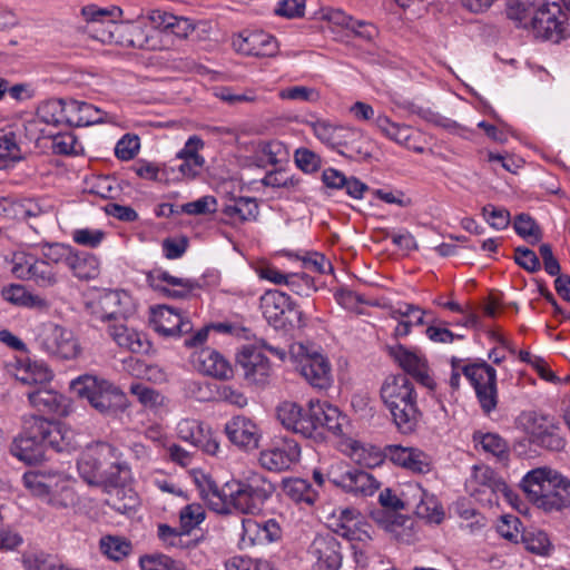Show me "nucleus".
Instances as JSON below:
<instances>
[{
	"mask_svg": "<svg viewBox=\"0 0 570 570\" xmlns=\"http://www.w3.org/2000/svg\"><path fill=\"white\" fill-rule=\"evenodd\" d=\"M507 18L533 38L559 43L570 35L567 12L551 0H507Z\"/></svg>",
	"mask_w": 570,
	"mask_h": 570,
	"instance_id": "f257e3e1",
	"label": "nucleus"
},
{
	"mask_svg": "<svg viewBox=\"0 0 570 570\" xmlns=\"http://www.w3.org/2000/svg\"><path fill=\"white\" fill-rule=\"evenodd\" d=\"M277 419L284 428L307 439H322L324 431L335 435L342 433L345 416L336 406L327 402H308L307 409L291 401H284L277 406Z\"/></svg>",
	"mask_w": 570,
	"mask_h": 570,
	"instance_id": "f03ea898",
	"label": "nucleus"
},
{
	"mask_svg": "<svg viewBox=\"0 0 570 570\" xmlns=\"http://www.w3.org/2000/svg\"><path fill=\"white\" fill-rule=\"evenodd\" d=\"M529 501L544 512H559L570 507V480L547 468L528 472L521 483Z\"/></svg>",
	"mask_w": 570,
	"mask_h": 570,
	"instance_id": "7ed1b4c3",
	"label": "nucleus"
},
{
	"mask_svg": "<svg viewBox=\"0 0 570 570\" xmlns=\"http://www.w3.org/2000/svg\"><path fill=\"white\" fill-rule=\"evenodd\" d=\"M381 397L400 432L414 431L420 412L412 382L405 374L389 375L381 386Z\"/></svg>",
	"mask_w": 570,
	"mask_h": 570,
	"instance_id": "20e7f679",
	"label": "nucleus"
},
{
	"mask_svg": "<svg viewBox=\"0 0 570 570\" xmlns=\"http://www.w3.org/2000/svg\"><path fill=\"white\" fill-rule=\"evenodd\" d=\"M274 490L273 483L256 472H250L243 479L228 481L224 484L223 491L227 505L225 514L233 510L244 514H255L262 510Z\"/></svg>",
	"mask_w": 570,
	"mask_h": 570,
	"instance_id": "39448f33",
	"label": "nucleus"
},
{
	"mask_svg": "<svg viewBox=\"0 0 570 570\" xmlns=\"http://www.w3.org/2000/svg\"><path fill=\"white\" fill-rule=\"evenodd\" d=\"M23 485L36 497L58 509L72 507L77 502L70 480L60 472L29 471L22 476Z\"/></svg>",
	"mask_w": 570,
	"mask_h": 570,
	"instance_id": "423d86ee",
	"label": "nucleus"
},
{
	"mask_svg": "<svg viewBox=\"0 0 570 570\" xmlns=\"http://www.w3.org/2000/svg\"><path fill=\"white\" fill-rule=\"evenodd\" d=\"M70 390L102 414H112L125 405V394L119 387L94 375L85 374L72 380Z\"/></svg>",
	"mask_w": 570,
	"mask_h": 570,
	"instance_id": "0eeeda50",
	"label": "nucleus"
},
{
	"mask_svg": "<svg viewBox=\"0 0 570 570\" xmlns=\"http://www.w3.org/2000/svg\"><path fill=\"white\" fill-rule=\"evenodd\" d=\"M85 306L92 320L101 322L125 320L135 309L132 297L128 292L107 288L88 291Z\"/></svg>",
	"mask_w": 570,
	"mask_h": 570,
	"instance_id": "6e6552de",
	"label": "nucleus"
},
{
	"mask_svg": "<svg viewBox=\"0 0 570 570\" xmlns=\"http://www.w3.org/2000/svg\"><path fill=\"white\" fill-rule=\"evenodd\" d=\"M289 360L296 370L313 387L326 390L333 383L332 366L326 356L316 348L302 343L291 345Z\"/></svg>",
	"mask_w": 570,
	"mask_h": 570,
	"instance_id": "1a4fd4ad",
	"label": "nucleus"
},
{
	"mask_svg": "<svg viewBox=\"0 0 570 570\" xmlns=\"http://www.w3.org/2000/svg\"><path fill=\"white\" fill-rule=\"evenodd\" d=\"M463 375L474 389L478 403L487 416L494 412L499 404L497 371L485 361L462 366Z\"/></svg>",
	"mask_w": 570,
	"mask_h": 570,
	"instance_id": "9d476101",
	"label": "nucleus"
},
{
	"mask_svg": "<svg viewBox=\"0 0 570 570\" xmlns=\"http://www.w3.org/2000/svg\"><path fill=\"white\" fill-rule=\"evenodd\" d=\"M261 309L274 328L301 327L302 312L292 298L277 289H268L261 296Z\"/></svg>",
	"mask_w": 570,
	"mask_h": 570,
	"instance_id": "9b49d317",
	"label": "nucleus"
},
{
	"mask_svg": "<svg viewBox=\"0 0 570 570\" xmlns=\"http://www.w3.org/2000/svg\"><path fill=\"white\" fill-rule=\"evenodd\" d=\"M35 341L46 353L63 358H75L80 346L71 330L53 322L41 323L36 327Z\"/></svg>",
	"mask_w": 570,
	"mask_h": 570,
	"instance_id": "f8f14e48",
	"label": "nucleus"
},
{
	"mask_svg": "<svg viewBox=\"0 0 570 570\" xmlns=\"http://www.w3.org/2000/svg\"><path fill=\"white\" fill-rule=\"evenodd\" d=\"M525 432L532 444L549 451H561L566 446L560 422L553 416L530 412L527 415Z\"/></svg>",
	"mask_w": 570,
	"mask_h": 570,
	"instance_id": "ddd939ff",
	"label": "nucleus"
},
{
	"mask_svg": "<svg viewBox=\"0 0 570 570\" xmlns=\"http://www.w3.org/2000/svg\"><path fill=\"white\" fill-rule=\"evenodd\" d=\"M11 265V272L18 278L32 281L43 287L56 282L53 266L30 252H12Z\"/></svg>",
	"mask_w": 570,
	"mask_h": 570,
	"instance_id": "4468645a",
	"label": "nucleus"
},
{
	"mask_svg": "<svg viewBox=\"0 0 570 570\" xmlns=\"http://www.w3.org/2000/svg\"><path fill=\"white\" fill-rule=\"evenodd\" d=\"M236 361L248 384L264 386L268 383L272 366L261 346L244 345L237 353Z\"/></svg>",
	"mask_w": 570,
	"mask_h": 570,
	"instance_id": "2eb2a0df",
	"label": "nucleus"
},
{
	"mask_svg": "<svg viewBox=\"0 0 570 570\" xmlns=\"http://www.w3.org/2000/svg\"><path fill=\"white\" fill-rule=\"evenodd\" d=\"M312 570H338L342 566L341 543L327 534H317L308 548Z\"/></svg>",
	"mask_w": 570,
	"mask_h": 570,
	"instance_id": "dca6fc26",
	"label": "nucleus"
},
{
	"mask_svg": "<svg viewBox=\"0 0 570 570\" xmlns=\"http://www.w3.org/2000/svg\"><path fill=\"white\" fill-rule=\"evenodd\" d=\"M35 431L41 434L45 450L51 448L56 452H70L79 446L75 431L61 422L36 416Z\"/></svg>",
	"mask_w": 570,
	"mask_h": 570,
	"instance_id": "f3484780",
	"label": "nucleus"
},
{
	"mask_svg": "<svg viewBox=\"0 0 570 570\" xmlns=\"http://www.w3.org/2000/svg\"><path fill=\"white\" fill-rule=\"evenodd\" d=\"M116 454V446L99 442L85 451L77 462L80 476L90 485H97L108 459Z\"/></svg>",
	"mask_w": 570,
	"mask_h": 570,
	"instance_id": "a211bd4d",
	"label": "nucleus"
},
{
	"mask_svg": "<svg viewBox=\"0 0 570 570\" xmlns=\"http://www.w3.org/2000/svg\"><path fill=\"white\" fill-rule=\"evenodd\" d=\"M36 416H32L24 426V431L14 438L10 452L28 464L41 462L45 459V446L41 434L36 433Z\"/></svg>",
	"mask_w": 570,
	"mask_h": 570,
	"instance_id": "6ab92c4d",
	"label": "nucleus"
},
{
	"mask_svg": "<svg viewBox=\"0 0 570 570\" xmlns=\"http://www.w3.org/2000/svg\"><path fill=\"white\" fill-rule=\"evenodd\" d=\"M301 448L295 440L283 439L259 454V463L263 468L281 472L289 469L299 460Z\"/></svg>",
	"mask_w": 570,
	"mask_h": 570,
	"instance_id": "aec40b11",
	"label": "nucleus"
},
{
	"mask_svg": "<svg viewBox=\"0 0 570 570\" xmlns=\"http://www.w3.org/2000/svg\"><path fill=\"white\" fill-rule=\"evenodd\" d=\"M47 257L66 264L79 279L95 278L100 272V259L92 252H50Z\"/></svg>",
	"mask_w": 570,
	"mask_h": 570,
	"instance_id": "412c9836",
	"label": "nucleus"
},
{
	"mask_svg": "<svg viewBox=\"0 0 570 570\" xmlns=\"http://www.w3.org/2000/svg\"><path fill=\"white\" fill-rule=\"evenodd\" d=\"M389 354L405 373L413 376L423 386H428V365L422 351L396 344L389 346Z\"/></svg>",
	"mask_w": 570,
	"mask_h": 570,
	"instance_id": "4be33fe9",
	"label": "nucleus"
},
{
	"mask_svg": "<svg viewBox=\"0 0 570 570\" xmlns=\"http://www.w3.org/2000/svg\"><path fill=\"white\" fill-rule=\"evenodd\" d=\"M177 434L180 440L202 449L207 454L217 455L219 452V444L213 436L212 430L200 421L181 420L177 425Z\"/></svg>",
	"mask_w": 570,
	"mask_h": 570,
	"instance_id": "5701e85b",
	"label": "nucleus"
},
{
	"mask_svg": "<svg viewBox=\"0 0 570 570\" xmlns=\"http://www.w3.org/2000/svg\"><path fill=\"white\" fill-rule=\"evenodd\" d=\"M242 529V543L245 547L269 544L276 542L282 537V529L274 519L265 521L244 519Z\"/></svg>",
	"mask_w": 570,
	"mask_h": 570,
	"instance_id": "b1692460",
	"label": "nucleus"
},
{
	"mask_svg": "<svg viewBox=\"0 0 570 570\" xmlns=\"http://www.w3.org/2000/svg\"><path fill=\"white\" fill-rule=\"evenodd\" d=\"M191 364L199 373L218 380H228L233 376V368L228 360L210 347L194 352Z\"/></svg>",
	"mask_w": 570,
	"mask_h": 570,
	"instance_id": "393cba45",
	"label": "nucleus"
},
{
	"mask_svg": "<svg viewBox=\"0 0 570 570\" xmlns=\"http://www.w3.org/2000/svg\"><path fill=\"white\" fill-rule=\"evenodd\" d=\"M151 323L154 330L164 336H181L189 334L193 330L190 321L166 305L153 308Z\"/></svg>",
	"mask_w": 570,
	"mask_h": 570,
	"instance_id": "a878e982",
	"label": "nucleus"
},
{
	"mask_svg": "<svg viewBox=\"0 0 570 570\" xmlns=\"http://www.w3.org/2000/svg\"><path fill=\"white\" fill-rule=\"evenodd\" d=\"M228 440L245 451L258 448L261 432L258 426L248 417L234 416L225 425Z\"/></svg>",
	"mask_w": 570,
	"mask_h": 570,
	"instance_id": "bb28decb",
	"label": "nucleus"
},
{
	"mask_svg": "<svg viewBox=\"0 0 570 570\" xmlns=\"http://www.w3.org/2000/svg\"><path fill=\"white\" fill-rule=\"evenodd\" d=\"M233 46L238 52L254 57H271L277 50L275 38L261 30L239 33Z\"/></svg>",
	"mask_w": 570,
	"mask_h": 570,
	"instance_id": "cd10ccee",
	"label": "nucleus"
},
{
	"mask_svg": "<svg viewBox=\"0 0 570 570\" xmlns=\"http://www.w3.org/2000/svg\"><path fill=\"white\" fill-rule=\"evenodd\" d=\"M312 129L317 139L333 149L342 148L346 144V138L361 136V131L355 128L335 125L324 119L312 122Z\"/></svg>",
	"mask_w": 570,
	"mask_h": 570,
	"instance_id": "c85d7f7f",
	"label": "nucleus"
},
{
	"mask_svg": "<svg viewBox=\"0 0 570 570\" xmlns=\"http://www.w3.org/2000/svg\"><path fill=\"white\" fill-rule=\"evenodd\" d=\"M333 482L348 493L364 497L372 495L380 487L372 474L360 469H348Z\"/></svg>",
	"mask_w": 570,
	"mask_h": 570,
	"instance_id": "c756f323",
	"label": "nucleus"
},
{
	"mask_svg": "<svg viewBox=\"0 0 570 570\" xmlns=\"http://www.w3.org/2000/svg\"><path fill=\"white\" fill-rule=\"evenodd\" d=\"M30 404L39 412L46 414L66 415L67 400L58 392L46 389L45 385L27 392Z\"/></svg>",
	"mask_w": 570,
	"mask_h": 570,
	"instance_id": "7c9ffc66",
	"label": "nucleus"
},
{
	"mask_svg": "<svg viewBox=\"0 0 570 570\" xmlns=\"http://www.w3.org/2000/svg\"><path fill=\"white\" fill-rule=\"evenodd\" d=\"M325 17L333 26L342 27L366 42H371L377 36L374 24L356 20L341 9H330Z\"/></svg>",
	"mask_w": 570,
	"mask_h": 570,
	"instance_id": "2f4dec72",
	"label": "nucleus"
},
{
	"mask_svg": "<svg viewBox=\"0 0 570 570\" xmlns=\"http://www.w3.org/2000/svg\"><path fill=\"white\" fill-rule=\"evenodd\" d=\"M361 514L353 508H338L333 511L328 519V527L333 532L347 540L358 539V527Z\"/></svg>",
	"mask_w": 570,
	"mask_h": 570,
	"instance_id": "473e14b6",
	"label": "nucleus"
},
{
	"mask_svg": "<svg viewBox=\"0 0 570 570\" xmlns=\"http://www.w3.org/2000/svg\"><path fill=\"white\" fill-rule=\"evenodd\" d=\"M194 480L200 497L208 503L209 508L217 513L225 514L227 505L223 497L224 485L219 488L213 478L204 472L195 473Z\"/></svg>",
	"mask_w": 570,
	"mask_h": 570,
	"instance_id": "72a5a7b5",
	"label": "nucleus"
},
{
	"mask_svg": "<svg viewBox=\"0 0 570 570\" xmlns=\"http://www.w3.org/2000/svg\"><path fill=\"white\" fill-rule=\"evenodd\" d=\"M2 298L16 306L28 308H47L48 303L39 295L29 292L23 285L10 284L1 289Z\"/></svg>",
	"mask_w": 570,
	"mask_h": 570,
	"instance_id": "f704fd0d",
	"label": "nucleus"
},
{
	"mask_svg": "<svg viewBox=\"0 0 570 570\" xmlns=\"http://www.w3.org/2000/svg\"><path fill=\"white\" fill-rule=\"evenodd\" d=\"M69 126L86 127L102 121V111L85 101H68Z\"/></svg>",
	"mask_w": 570,
	"mask_h": 570,
	"instance_id": "c9c22d12",
	"label": "nucleus"
},
{
	"mask_svg": "<svg viewBox=\"0 0 570 570\" xmlns=\"http://www.w3.org/2000/svg\"><path fill=\"white\" fill-rule=\"evenodd\" d=\"M421 453L413 448L401 445H386L385 458L392 463L410 470L413 473H422L424 462L420 459Z\"/></svg>",
	"mask_w": 570,
	"mask_h": 570,
	"instance_id": "e433bc0d",
	"label": "nucleus"
},
{
	"mask_svg": "<svg viewBox=\"0 0 570 570\" xmlns=\"http://www.w3.org/2000/svg\"><path fill=\"white\" fill-rule=\"evenodd\" d=\"M222 213L230 224L244 223L256 217L258 205L253 198L238 197L226 204Z\"/></svg>",
	"mask_w": 570,
	"mask_h": 570,
	"instance_id": "4c0bfd02",
	"label": "nucleus"
},
{
	"mask_svg": "<svg viewBox=\"0 0 570 570\" xmlns=\"http://www.w3.org/2000/svg\"><path fill=\"white\" fill-rule=\"evenodd\" d=\"M128 475L129 468L125 462L120 461V453L116 448V454L112 456V459H108L97 487H101L104 490L114 489L116 487H124Z\"/></svg>",
	"mask_w": 570,
	"mask_h": 570,
	"instance_id": "58836bf2",
	"label": "nucleus"
},
{
	"mask_svg": "<svg viewBox=\"0 0 570 570\" xmlns=\"http://www.w3.org/2000/svg\"><path fill=\"white\" fill-rule=\"evenodd\" d=\"M108 333L116 344L132 353H140L145 348L142 335L129 328L124 323H114L108 326Z\"/></svg>",
	"mask_w": 570,
	"mask_h": 570,
	"instance_id": "ea45409f",
	"label": "nucleus"
},
{
	"mask_svg": "<svg viewBox=\"0 0 570 570\" xmlns=\"http://www.w3.org/2000/svg\"><path fill=\"white\" fill-rule=\"evenodd\" d=\"M38 119L47 125L56 127L69 126L68 101L63 99H49L37 109Z\"/></svg>",
	"mask_w": 570,
	"mask_h": 570,
	"instance_id": "a19ab883",
	"label": "nucleus"
},
{
	"mask_svg": "<svg viewBox=\"0 0 570 570\" xmlns=\"http://www.w3.org/2000/svg\"><path fill=\"white\" fill-rule=\"evenodd\" d=\"M16 377L26 385L41 387L52 380V372L43 363H28L17 370Z\"/></svg>",
	"mask_w": 570,
	"mask_h": 570,
	"instance_id": "79ce46f5",
	"label": "nucleus"
},
{
	"mask_svg": "<svg viewBox=\"0 0 570 570\" xmlns=\"http://www.w3.org/2000/svg\"><path fill=\"white\" fill-rule=\"evenodd\" d=\"M105 492L107 493L105 502L112 510L122 514L135 511L137 497L131 489L116 487L114 489L105 490Z\"/></svg>",
	"mask_w": 570,
	"mask_h": 570,
	"instance_id": "37998d69",
	"label": "nucleus"
},
{
	"mask_svg": "<svg viewBox=\"0 0 570 570\" xmlns=\"http://www.w3.org/2000/svg\"><path fill=\"white\" fill-rule=\"evenodd\" d=\"M370 517L377 525L395 535H400L399 529L405 527L411 521L407 517L401 514L400 511L384 508L373 509Z\"/></svg>",
	"mask_w": 570,
	"mask_h": 570,
	"instance_id": "c03bdc74",
	"label": "nucleus"
},
{
	"mask_svg": "<svg viewBox=\"0 0 570 570\" xmlns=\"http://www.w3.org/2000/svg\"><path fill=\"white\" fill-rule=\"evenodd\" d=\"M374 125L386 138L400 145H405L409 148L411 147L409 140L412 129L410 127L393 122L387 116L382 114L376 116Z\"/></svg>",
	"mask_w": 570,
	"mask_h": 570,
	"instance_id": "a18cd8bd",
	"label": "nucleus"
},
{
	"mask_svg": "<svg viewBox=\"0 0 570 570\" xmlns=\"http://www.w3.org/2000/svg\"><path fill=\"white\" fill-rule=\"evenodd\" d=\"M81 16L88 23L109 24L121 18L122 10L117 6L101 8L97 4H87L82 7Z\"/></svg>",
	"mask_w": 570,
	"mask_h": 570,
	"instance_id": "49530a36",
	"label": "nucleus"
},
{
	"mask_svg": "<svg viewBox=\"0 0 570 570\" xmlns=\"http://www.w3.org/2000/svg\"><path fill=\"white\" fill-rule=\"evenodd\" d=\"M23 159L21 148L13 131L0 136V169H7Z\"/></svg>",
	"mask_w": 570,
	"mask_h": 570,
	"instance_id": "de8ad7c7",
	"label": "nucleus"
},
{
	"mask_svg": "<svg viewBox=\"0 0 570 570\" xmlns=\"http://www.w3.org/2000/svg\"><path fill=\"white\" fill-rule=\"evenodd\" d=\"M515 233L529 245H537L542 239V230L539 224L529 214H519L513 220Z\"/></svg>",
	"mask_w": 570,
	"mask_h": 570,
	"instance_id": "09e8293b",
	"label": "nucleus"
},
{
	"mask_svg": "<svg viewBox=\"0 0 570 570\" xmlns=\"http://www.w3.org/2000/svg\"><path fill=\"white\" fill-rule=\"evenodd\" d=\"M351 456L360 465L365 468H375L384 462L385 450L381 452L375 446H365L358 442H354L351 446Z\"/></svg>",
	"mask_w": 570,
	"mask_h": 570,
	"instance_id": "8fccbe9b",
	"label": "nucleus"
},
{
	"mask_svg": "<svg viewBox=\"0 0 570 570\" xmlns=\"http://www.w3.org/2000/svg\"><path fill=\"white\" fill-rule=\"evenodd\" d=\"M131 548L130 541L121 537L106 535L100 539L101 552L114 561L125 559L131 552Z\"/></svg>",
	"mask_w": 570,
	"mask_h": 570,
	"instance_id": "3c124183",
	"label": "nucleus"
},
{
	"mask_svg": "<svg viewBox=\"0 0 570 570\" xmlns=\"http://www.w3.org/2000/svg\"><path fill=\"white\" fill-rule=\"evenodd\" d=\"M474 481L481 487L489 489L491 493H502L508 497L507 483L489 466H474Z\"/></svg>",
	"mask_w": 570,
	"mask_h": 570,
	"instance_id": "603ef678",
	"label": "nucleus"
},
{
	"mask_svg": "<svg viewBox=\"0 0 570 570\" xmlns=\"http://www.w3.org/2000/svg\"><path fill=\"white\" fill-rule=\"evenodd\" d=\"M473 441L480 443L485 452L500 460L507 459L508 456L507 442L499 434L475 432L473 434Z\"/></svg>",
	"mask_w": 570,
	"mask_h": 570,
	"instance_id": "864d4df0",
	"label": "nucleus"
},
{
	"mask_svg": "<svg viewBox=\"0 0 570 570\" xmlns=\"http://www.w3.org/2000/svg\"><path fill=\"white\" fill-rule=\"evenodd\" d=\"M295 257L302 262L306 273L326 274L333 271L331 261L322 252H303L302 255L297 254Z\"/></svg>",
	"mask_w": 570,
	"mask_h": 570,
	"instance_id": "5fc2aeb1",
	"label": "nucleus"
},
{
	"mask_svg": "<svg viewBox=\"0 0 570 570\" xmlns=\"http://www.w3.org/2000/svg\"><path fill=\"white\" fill-rule=\"evenodd\" d=\"M406 503V509H413V511L421 518L428 517V505L424 504L425 491L419 483H410L406 485V490L403 492Z\"/></svg>",
	"mask_w": 570,
	"mask_h": 570,
	"instance_id": "6e6d98bb",
	"label": "nucleus"
},
{
	"mask_svg": "<svg viewBox=\"0 0 570 570\" xmlns=\"http://www.w3.org/2000/svg\"><path fill=\"white\" fill-rule=\"evenodd\" d=\"M282 100H292L301 102H317L321 99L320 91L314 87L293 86L282 89L278 92Z\"/></svg>",
	"mask_w": 570,
	"mask_h": 570,
	"instance_id": "4d7b16f0",
	"label": "nucleus"
},
{
	"mask_svg": "<svg viewBox=\"0 0 570 570\" xmlns=\"http://www.w3.org/2000/svg\"><path fill=\"white\" fill-rule=\"evenodd\" d=\"M150 277L154 281H163L167 283L169 286H179L180 289H174L170 292L173 296L181 297L190 289L195 287V282L188 278H180L176 276H171L167 271L161 268H156L150 273Z\"/></svg>",
	"mask_w": 570,
	"mask_h": 570,
	"instance_id": "13d9d810",
	"label": "nucleus"
},
{
	"mask_svg": "<svg viewBox=\"0 0 570 570\" xmlns=\"http://www.w3.org/2000/svg\"><path fill=\"white\" fill-rule=\"evenodd\" d=\"M180 528L186 534H189L197 525L205 520V510L200 504H187L179 513Z\"/></svg>",
	"mask_w": 570,
	"mask_h": 570,
	"instance_id": "bf43d9fd",
	"label": "nucleus"
},
{
	"mask_svg": "<svg viewBox=\"0 0 570 570\" xmlns=\"http://www.w3.org/2000/svg\"><path fill=\"white\" fill-rule=\"evenodd\" d=\"M130 393L146 407L156 409L164 404V396L144 383L131 384Z\"/></svg>",
	"mask_w": 570,
	"mask_h": 570,
	"instance_id": "052dcab7",
	"label": "nucleus"
},
{
	"mask_svg": "<svg viewBox=\"0 0 570 570\" xmlns=\"http://www.w3.org/2000/svg\"><path fill=\"white\" fill-rule=\"evenodd\" d=\"M345 150H338L342 155L354 160L361 161L372 157L368 141L361 135L356 138H346V144L342 146Z\"/></svg>",
	"mask_w": 570,
	"mask_h": 570,
	"instance_id": "680f3d73",
	"label": "nucleus"
},
{
	"mask_svg": "<svg viewBox=\"0 0 570 570\" xmlns=\"http://www.w3.org/2000/svg\"><path fill=\"white\" fill-rule=\"evenodd\" d=\"M525 550L535 554H546L550 548L548 534L540 530H529L522 533Z\"/></svg>",
	"mask_w": 570,
	"mask_h": 570,
	"instance_id": "e2e57ef3",
	"label": "nucleus"
},
{
	"mask_svg": "<svg viewBox=\"0 0 570 570\" xmlns=\"http://www.w3.org/2000/svg\"><path fill=\"white\" fill-rule=\"evenodd\" d=\"M285 285L299 296H309L316 291L313 277L306 272L288 273V278Z\"/></svg>",
	"mask_w": 570,
	"mask_h": 570,
	"instance_id": "0e129e2a",
	"label": "nucleus"
},
{
	"mask_svg": "<svg viewBox=\"0 0 570 570\" xmlns=\"http://www.w3.org/2000/svg\"><path fill=\"white\" fill-rule=\"evenodd\" d=\"M139 564L141 570H184L179 562L165 554L144 556Z\"/></svg>",
	"mask_w": 570,
	"mask_h": 570,
	"instance_id": "69168bd1",
	"label": "nucleus"
},
{
	"mask_svg": "<svg viewBox=\"0 0 570 570\" xmlns=\"http://www.w3.org/2000/svg\"><path fill=\"white\" fill-rule=\"evenodd\" d=\"M288 494L296 501L313 504L317 493L311 488V484L303 479H295L286 484Z\"/></svg>",
	"mask_w": 570,
	"mask_h": 570,
	"instance_id": "338daca9",
	"label": "nucleus"
},
{
	"mask_svg": "<svg viewBox=\"0 0 570 570\" xmlns=\"http://www.w3.org/2000/svg\"><path fill=\"white\" fill-rule=\"evenodd\" d=\"M30 212L23 204L9 197H0V218L6 220L24 219Z\"/></svg>",
	"mask_w": 570,
	"mask_h": 570,
	"instance_id": "774afa93",
	"label": "nucleus"
}]
</instances>
